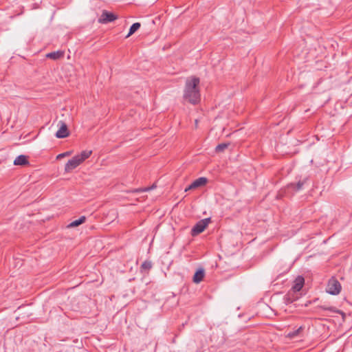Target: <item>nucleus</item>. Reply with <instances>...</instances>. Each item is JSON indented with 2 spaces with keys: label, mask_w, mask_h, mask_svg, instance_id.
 <instances>
[{
  "label": "nucleus",
  "mask_w": 352,
  "mask_h": 352,
  "mask_svg": "<svg viewBox=\"0 0 352 352\" xmlns=\"http://www.w3.org/2000/svg\"><path fill=\"white\" fill-rule=\"evenodd\" d=\"M199 84V78L195 76L188 78L186 82L184 98L193 104L200 100Z\"/></svg>",
  "instance_id": "obj_1"
},
{
  "label": "nucleus",
  "mask_w": 352,
  "mask_h": 352,
  "mask_svg": "<svg viewBox=\"0 0 352 352\" xmlns=\"http://www.w3.org/2000/svg\"><path fill=\"white\" fill-rule=\"evenodd\" d=\"M342 286L338 280L335 277L332 276L327 283L326 291L329 294L336 296L340 293Z\"/></svg>",
  "instance_id": "obj_2"
},
{
  "label": "nucleus",
  "mask_w": 352,
  "mask_h": 352,
  "mask_svg": "<svg viewBox=\"0 0 352 352\" xmlns=\"http://www.w3.org/2000/svg\"><path fill=\"white\" fill-rule=\"evenodd\" d=\"M210 221V218H206L199 221L191 229V235L195 236L201 233Z\"/></svg>",
  "instance_id": "obj_3"
},
{
  "label": "nucleus",
  "mask_w": 352,
  "mask_h": 352,
  "mask_svg": "<svg viewBox=\"0 0 352 352\" xmlns=\"http://www.w3.org/2000/svg\"><path fill=\"white\" fill-rule=\"evenodd\" d=\"M118 16L117 14L109 12L106 10H103L98 21L100 24H107L114 21L115 20L118 19Z\"/></svg>",
  "instance_id": "obj_4"
},
{
  "label": "nucleus",
  "mask_w": 352,
  "mask_h": 352,
  "mask_svg": "<svg viewBox=\"0 0 352 352\" xmlns=\"http://www.w3.org/2000/svg\"><path fill=\"white\" fill-rule=\"evenodd\" d=\"M57 126H58V130L56 133V137L58 138H65L67 137L69 134V130L67 129V125L66 123L63 121H58Z\"/></svg>",
  "instance_id": "obj_5"
},
{
  "label": "nucleus",
  "mask_w": 352,
  "mask_h": 352,
  "mask_svg": "<svg viewBox=\"0 0 352 352\" xmlns=\"http://www.w3.org/2000/svg\"><path fill=\"white\" fill-rule=\"evenodd\" d=\"M81 164L80 160L78 157L75 155L71 160H69L65 166V171L67 173L71 172L72 170L76 168Z\"/></svg>",
  "instance_id": "obj_6"
},
{
  "label": "nucleus",
  "mask_w": 352,
  "mask_h": 352,
  "mask_svg": "<svg viewBox=\"0 0 352 352\" xmlns=\"http://www.w3.org/2000/svg\"><path fill=\"white\" fill-rule=\"evenodd\" d=\"M207 181L208 179L206 177H199L195 179L193 182L191 183V184H190L187 188H186L185 192L189 190L195 189L200 186H203L207 183Z\"/></svg>",
  "instance_id": "obj_7"
},
{
  "label": "nucleus",
  "mask_w": 352,
  "mask_h": 352,
  "mask_svg": "<svg viewBox=\"0 0 352 352\" xmlns=\"http://www.w3.org/2000/svg\"><path fill=\"white\" fill-rule=\"evenodd\" d=\"M305 284V278L302 276H298L294 281V285L291 289L294 292H297L301 290Z\"/></svg>",
  "instance_id": "obj_8"
},
{
  "label": "nucleus",
  "mask_w": 352,
  "mask_h": 352,
  "mask_svg": "<svg viewBox=\"0 0 352 352\" xmlns=\"http://www.w3.org/2000/svg\"><path fill=\"white\" fill-rule=\"evenodd\" d=\"M15 166H25L29 164L28 157L24 155H20L16 157L14 161Z\"/></svg>",
  "instance_id": "obj_9"
},
{
  "label": "nucleus",
  "mask_w": 352,
  "mask_h": 352,
  "mask_svg": "<svg viewBox=\"0 0 352 352\" xmlns=\"http://www.w3.org/2000/svg\"><path fill=\"white\" fill-rule=\"evenodd\" d=\"M204 276H205L204 270L202 268H199L195 273L193 278H192V280L195 283H199L204 278Z\"/></svg>",
  "instance_id": "obj_10"
},
{
  "label": "nucleus",
  "mask_w": 352,
  "mask_h": 352,
  "mask_svg": "<svg viewBox=\"0 0 352 352\" xmlns=\"http://www.w3.org/2000/svg\"><path fill=\"white\" fill-rule=\"evenodd\" d=\"M297 299L298 296H296L295 292L292 290L289 291L288 293L284 296V301L287 305L292 303Z\"/></svg>",
  "instance_id": "obj_11"
},
{
  "label": "nucleus",
  "mask_w": 352,
  "mask_h": 352,
  "mask_svg": "<svg viewBox=\"0 0 352 352\" xmlns=\"http://www.w3.org/2000/svg\"><path fill=\"white\" fill-rule=\"evenodd\" d=\"M63 55H64L63 52L56 51V52H52L48 53L46 55V57L51 58L52 60H58V59L60 58L61 57H63Z\"/></svg>",
  "instance_id": "obj_12"
},
{
  "label": "nucleus",
  "mask_w": 352,
  "mask_h": 352,
  "mask_svg": "<svg viewBox=\"0 0 352 352\" xmlns=\"http://www.w3.org/2000/svg\"><path fill=\"white\" fill-rule=\"evenodd\" d=\"M307 178H305L302 181H299L296 184H290L289 187L297 191L300 190L302 188L305 184L307 182Z\"/></svg>",
  "instance_id": "obj_13"
},
{
  "label": "nucleus",
  "mask_w": 352,
  "mask_h": 352,
  "mask_svg": "<svg viewBox=\"0 0 352 352\" xmlns=\"http://www.w3.org/2000/svg\"><path fill=\"white\" fill-rule=\"evenodd\" d=\"M86 220V217L85 216H81L78 219L74 220L72 222H71L69 225V228H74L77 227L82 223H85Z\"/></svg>",
  "instance_id": "obj_14"
},
{
  "label": "nucleus",
  "mask_w": 352,
  "mask_h": 352,
  "mask_svg": "<svg viewBox=\"0 0 352 352\" xmlns=\"http://www.w3.org/2000/svg\"><path fill=\"white\" fill-rule=\"evenodd\" d=\"M91 151H83L80 153V155H77L78 159L80 160V162H83L86 159L89 158L91 155Z\"/></svg>",
  "instance_id": "obj_15"
},
{
  "label": "nucleus",
  "mask_w": 352,
  "mask_h": 352,
  "mask_svg": "<svg viewBox=\"0 0 352 352\" xmlns=\"http://www.w3.org/2000/svg\"><path fill=\"white\" fill-rule=\"evenodd\" d=\"M140 26H141V24L140 23H138V22L134 23L130 27L129 32L128 34L126 36V38H128L130 36H131L133 34H134L140 28Z\"/></svg>",
  "instance_id": "obj_16"
},
{
  "label": "nucleus",
  "mask_w": 352,
  "mask_h": 352,
  "mask_svg": "<svg viewBox=\"0 0 352 352\" xmlns=\"http://www.w3.org/2000/svg\"><path fill=\"white\" fill-rule=\"evenodd\" d=\"M303 329H304V327L302 326H301L296 330L288 333L287 337L289 338H291V339L294 338L298 336L300 334V333L303 330Z\"/></svg>",
  "instance_id": "obj_17"
},
{
  "label": "nucleus",
  "mask_w": 352,
  "mask_h": 352,
  "mask_svg": "<svg viewBox=\"0 0 352 352\" xmlns=\"http://www.w3.org/2000/svg\"><path fill=\"white\" fill-rule=\"evenodd\" d=\"M152 267V263L151 261H145L141 265V268L144 270H149Z\"/></svg>",
  "instance_id": "obj_18"
},
{
  "label": "nucleus",
  "mask_w": 352,
  "mask_h": 352,
  "mask_svg": "<svg viewBox=\"0 0 352 352\" xmlns=\"http://www.w3.org/2000/svg\"><path fill=\"white\" fill-rule=\"evenodd\" d=\"M72 154V151H66L65 153H60L57 155L56 159H60L67 156H69Z\"/></svg>",
  "instance_id": "obj_19"
},
{
  "label": "nucleus",
  "mask_w": 352,
  "mask_h": 352,
  "mask_svg": "<svg viewBox=\"0 0 352 352\" xmlns=\"http://www.w3.org/2000/svg\"><path fill=\"white\" fill-rule=\"evenodd\" d=\"M322 308L324 309V310H328V311H332V312H337L336 311V308L335 307H322Z\"/></svg>",
  "instance_id": "obj_20"
},
{
  "label": "nucleus",
  "mask_w": 352,
  "mask_h": 352,
  "mask_svg": "<svg viewBox=\"0 0 352 352\" xmlns=\"http://www.w3.org/2000/svg\"><path fill=\"white\" fill-rule=\"evenodd\" d=\"M230 145V143H221V151H223L224 149L227 148Z\"/></svg>",
  "instance_id": "obj_21"
},
{
  "label": "nucleus",
  "mask_w": 352,
  "mask_h": 352,
  "mask_svg": "<svg viewBox=\"0 0 352 352\" xmlns=\"http://www.w3.org/2000/svg\"><path fill=\"white\" fill-rule=\"evenodd\" d=\"M220 149H221V147H220V143H219V144H218L216 146V147H215V151H216L217 152H218V151H220Z\"/></svg>",
  "instance_id": "obj_22"
},
{
  "label": "nucleus",
  "mask_w": 352,
  "mask_h": 352,
  "mask_svg": "<svg viewBox=\"0 0 352 352\" xmlns=\"http://www.w3.org/2000/svg\"><path fill=\"white\" fill-rule=\"evenodd\" d=\"M154 188V186H152V187H151V188H146V189H145V191L149 190L150 189H152V188Z\"/></svg>",
  "instance_id": "obj_23"
},
{
  "label": "nucleus",
  "mask_w": 352,
  "mask_h": 352,
  "mask_svg": "<svg viewBox=\"0 0 352 352\" xmlns=\"http://www.w3.org/2000/svg\"><path fill=\"white\" fill-rule=\"evenodd\" d=\"M197 124H198V121H197V120H195V125H196V126H197Z\"/></svg>",
  "instance_id": "obj_24"
}]
</instances>
